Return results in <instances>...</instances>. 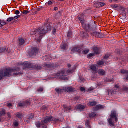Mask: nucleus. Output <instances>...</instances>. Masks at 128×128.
I'll list each match as a JSON object with an SVG mask.
<instances>
[{
	"instance_id": "nucleus-1",
	"label": "nucleus",
	"mask_w": 128,
	"mask_h": 128,
	"mask_svg": "<svg viewBox=\"0 0 128 128\" xmlns=\"http://www.w3.org/2000/svg\"><path fill=\"white\" fill-rule=\"evenodd\" d=\"M12 72H16L13 74V76H15L22 74V72H20V68L18 67L13 69L7 68L0 71V80H2L3 78H10L12 76Z\"/></svg>"
},
{
	"instance_id": "nucleus-2",
	"label": "nucleus",
	"mask_w": 128,
	"mask_h": 128,
	"mask_svg": "<svg viewBox=\"0 0 128 128\" xmlns=\"http://www.w3.org/2000/svg\"><path fill=\"white\" fill-rule=\"evenodd\" d=\"M52 26L49 24L46 23L42 28H39L38 30H33L30 32V34H38L39 36L38 38V41L40 42L42 38V36L47 34L48 32L52 30Z\"/></svg>"
},
{
	"instance_id": "nucleus-3",
	"label": "nucleus",
	"mask_w": 128,
	"mask_h": 128,
	"mask_svg": "<svg viewBox=\"0 0 128 128\" xmlns=\"http://www.w3.org/2000/svg\"><path fill=\"white\" fill-rule=\"evenodd\" d=\"M78 20L82 25V28L88 32H94L96 30V24L94 21H92L88 23H84V17L78 16Z\"/></svg>"
},
{
	"instance_id": "nucleus-4",
	"label": "nucleus",
	"mask_w": 128,
	"mask_h": 128,
	"mask_svg": "<svg viewBox=\"0 0 128 128\" xmlns=\"http://www.w3.org/2000/svg\"><path fill=\"white\" fill-rule=\"evenodd\" d=\"M74 70H68V71L62 70L56 74V78L62 80H68V78L66 76H68V74H72Z\"/></svg>"
},
{
	"instance_id": "nucleus-5",
	"label": "nucleus",
	"mask_w": 128,
	"mask_h": 128,
	"mask_svg": "<svg viewBox=\"0 0 128 128\" xmlns=\"http://www.w3.org/2000/svg\"><path fill=\"white\" fill-rule=\"evenodd\" d=\"M50 122H61L60 118H56L52 116H46L43 120H42V122L43 124H48Z\"/></svg>"
},
{
	"instance_id": "nucleus-6",
	"label": "nucleus",
	"mask_w": 128,
	"mask_h": 128,
	"mask_svg": "<svg viewBox=\"0 0 128 128\" xmlns=\"http://www.w3.org/2000/svg\"><path fill=\"white\" fill-rule=\"evenodd\" d=\"M24 68H34L36 70H42V67L40 65H35L34 66L32 64L28 62L24 63Z\"/></svg>"
},
{
	"instance_id": "nucleus-7",
	"label": "nucleus",
	"mask_w": 128,
	"mask_h": 128,
	"mask_svg": "<svg viewBox=\"0 0 128 128\" xmlns=\"http://www.w3.org/2000/svg\"><path fill=\"white\" fill-rule=\"evenodd\" d=\"M116 118V112L114 111L112 112L110 118L108 120L109 124H110L112 126H114V124L112 122V118Z\"/></svg>"
},
{
	"instance_id": "nucleus-8",
	"label": "nucleus",
	"mask_w": 128,
	"mask_h": 128,
	"mask_svg": "<svg viewBox=\"0 0 128 128\" xmlns=\"http://www.w3.org/2000/svg\"><path fill=\"white\" fill-rule=\"evenodd\" d=\"M40 52V50L37 48H33L30 52V56H36Z\"/></svg>"
},
{
	"instance_id": "nucleus-9",
	"label": "nucleus",
	"mask_w": 128,
	"mask_h": 128,
	"mask_svg": "<svg viewBox=\"0 0 128 128\" xmlns=\"http://www.w3.org/2000/svg\"><path fill=\"white\" fill-rule=\"evenodd\" d=\"M92 32H91V36H96V38H104V34H100L98 32H94V31H92Z\"/></svg>"
},
{
	"instance_id": "nucleus-10",
	"label": "nucleus",
	"mask_w": 128,
	"mask_h": 128,
	"mask_svg": "<svg viewBox=\"0 0 128 128\" xmlns=\"http://www.w3.org/2000/svg\"><path fill=\"white\" fill-rule=\"evenodd\" d=\"M34 118V114H29L28 116V118L25 120V122H27V124H30V120Z\"/></svg>"
},
{
	"instance_id": "nucleus-11",
	"label": "nucleus",
	"mask_w": 128,
	"mask_h": 128,
	"mask_svg": "<svg viewBox=\"0 0 128 128\" xmlns=\"http://www.w3.org/2000/svg\"><path fill=\"white\" fill-rule=\"evenodd\" d=\"M36 126L38 128H48V126L46 124H43L42 122H38L36 123Z\"/></svg>"
},
{
	"instance_id": "nucleus-12",
	"label": "nucleus",
	"mask_w": 128,
	"mask_h": 128,
	"mask_svg": "<svg viewBox=\"0 0 128 128\" xmlns=\"http://www.w3.org/2000/svg\"><path fill=\"white\" fill-rule=\"evenodd\" d=\"M82 48L80 47H76L72 50V52H78L79 54L82 52Z\"/></svg>"
},
{
	"instance_id": "nucleus-13",
	"label": "nucleus",
	"mask_w": 128,
	"mask_h": 128,
	"mask_svg": "<svg viewBox=\"0 0 128 128\" xmlns=\"http://www.w3.org/2000/svg\"><path fill=\"white\" fill-rule=\"evenodd\" d=\"M106 6V3L104 2H99L94 4V6L97 8H102L103 6Z\"/></svg>"
},
{
	"instance_id": "nucleus-14",
	"label": "nucleus",
	"mask_w": 128,
	"mask_h": 128,
	"mask_svg": "<svg viewBox=\"0 0 128 128\" xmlns=\"http://www.w3.org/2000/svg\"><path fill=\"white\" fill-rule=\"evenodd\" d=\"M60 48L62 52H66L68 50V45L66 43H63Z\"/></svg>"
},
{
	"instance_id": "nucleus-15",
	"label": "nucleus",
	"mask_w": 128,
	"mask_h": 128,
	"mask_svg": "<svg viewBox=\"0 0 128 128\" xmlns=\"http://www.w3.org/2000/svg\"><path fill=\"white\" fill-rule=\"evenodd\" d=\"M93 50L94 52V54H100V48L95 47L93 48Z\"/></svg>"
},
{
	"instance_id": "nucleus-16",
	"label": "nucleus",
	"mask_w": 128,
	"mask_h": 128,
	"mask_svg": "<svg viewBox=\"0 0 128 128\" xmlns=\"http://www.w3.org/2000/svg\"><path fill=\"white\" fill-rule=\"evenodd\" d=\"M90 68L93 71L94 74H96L98 72V70H96V66H90Z\"/></svg>"
},
{
	"instance_id": "nucleus-17",
	"label": "nucleus",
	"mask_w": 128,
	"mask_h": 128,
	"mask_svg": "<svg viewBox=\"0 0 128 128\" xmlns=\"http://www.w3.org/2000/svg\"><path fill=\"white\" fill-rule=\"evenodd\" d=\"M66 92H74V88L70 87H67L64 88Z\"/></svg>"
},
{
	"instance_id": "nucleus-18",
	"label": "nucleus",
	"mask_w": 128,
	"mask_h": 128,
	"mask_svg": "<svg viewBox=\"0 0 128 128\" xmlns=\"http://www.w3.org/2000/svg\"><path fill=\"white\" fill-rule=\"evenodd\" d=\"M19 44L20 46H24V42H26V40L24 38H20L18 40Z\"/></svg>"
},
{
	"instance_id": "nucleus-19",
	"label": "nucleus",
	"mask_w": 128,
	"mask_h": 128,
	"mask_svg": "<svg viewBox=\"0 0 128 128\" xmlns=\"http://www.w3.org/2000/svg\"><path fill=\"white\" fill-rule=\"evenodd\" d=\"M7 23L4 20H0V28H2L4 26L6 25Z\"/></svg>"
},
{
	"instance_id": "nucleus-20",
	"label": "nucleus",
	"mask_w": 128,
	"mask_h": 128,
	"mask_svg": "<svg viewBox=\"0 0 128 128\" xmlns=\"http://www.w3.org/2000/svg\"><path fill=\"white\" fill-rule=\"evenodd\" d=\"M120 18L121 20H124L126 19V13H124L122 14H121V16H120Z\"/></svg>"
},
{
	"instance_id": "nucleus-21",
	"label": "nucleus",
	"mask_w": 128,
	"mask_h": 128,
	"mask_svg": "<svg viewBox=\"0 0 128 128\" xmlns=\"http://www.w3.org/2000/svg\"><path fill=\"white\" fill-rule=\"evenodd\" d=\"M98 74L100 76H104L106 74V71L102 70H100L98 71Z\"/></svg>"
},
{
	"instance_id": "nucleus-22",
	"label": "nucleus",
	"mask_w": 128,
	"mask_h": 128,
	"mask_svg": "<svg viewBox=\"0 0 128 128\" xmlns=\"http://www.w3.org/2000/svg\"><path fill=\"white\" fill-rule=\"evenodd\" d=\"M85 124L86 126H88V128H90V120H85Z\"/></svg>"
},
{
	"instance_id": "nucleus-23",
	"label": "nucleus",
	"mask_w": 128,
	"mask_h": 128,
	"mask_svg": "<svg viewBox=\"0 0 128 128\" xmlns=\"http://www.w3.org/2000/svg\"><path fill=\"white\" fill-rule=\"evenodd\" d=\"M96 114L94 112H92L89 114V117L92 118H96Z\"/></svg>"
},
{
	"instance_id": "nucleus-24",
	"label": "nucleus",
	"mask_w": 128,
	"mask_h": 128,
	"mask_svg": "<svg viewBox=\"0 0 128 128\" xmlns=\"http://www.w3.org/2000/svg\"><path fill=\"white\" fill-rule=\"evenodd\" d=\"M120 72L122 74H128V70L122 69L120 70Z\"/></svg>"
},
{
	"instance_id": "nucleus-25",
	"label": "nucleus",
	"mask_w": 128,
	"mask_h": 128,
	"mask_svg": "<svg viewBox=\"0 0 128 128\" xmlns=\"http://www.w3.org/2000/svg\"><path fill=\"white\" fill-rule=\"evenodd\" d=\"M8 50H6V48L4 47V48H0V54L4 52H8Z\"/></svg>"
},
{
	"instance_id": "nucleus-26",
	"label": "nucleus",
	"mask_w": 128,
	"mask_h": 128,
	"mask_svg": "<svg viewBox=\"0 0 128 128\" xmlns=\"http://www.w3.org/2000/svg\"><path fill=\"white\" fill-rule=\"evenodd\" d=\"M88 52H90V49L88 48H86L82 52L83 54H88Z\"/></svg>"
},
{
	"instance_id": "nucleus-27",
	"label": "nucleus",
	"mask_w": 128,
	"mask_h": 128,
	"mask_svg": "<svg viewBox=\"0 0 128 128\" xmlns=\"http://www.w3.org/2000/svg\"><path fill=\"white\" fill-rule=\"evenodd\" d=\"M55 91L56 92H57V94H62V90L60 88H56L55 90Z\"/></svg>"
},
{
	"instance_id": "nucleus-28",
	"label": "nucleus",
	"mask_w": 128,
	"mask_h": 128,
	"mask_svg": "<svg viewBox=\"0 0 128 128\" xmlns=\"http://www.w3.org/2000/svg\"><path fill=\"white\" fill-rule=\"evenodd\" d=\"M89 104L90 106H94L98 104V103H96V102H90Z\"/></svg>"
},
{
	"instance_id": "nucleus-29",
	"label": "nucleus",
	"mask_w": 128,
	"mask_h": 128,
	"mask_svg": "<svg viewBox=\"0 0 128 128\" xmlns=\"http://www.w3.org/2000/svg\"><path fill=\"white\" fill-rule=\"evenodd\" d=\"M104 108V106L102 105H98L96 107V110H102Z\"/></svg>"
},
{
	"instance_id": "nucleus-30",
	"label": "nucleus",
	"mask_w": 128,
	"mask_h": 128,
	"mask_svg": "<svg viewBox=\"0 0 128 128\" xmlns=\"http://www.w3.org/2000/svg\"><path fill=\"white\" fill-rule=\"evenodd\" d=\"M78 110H84L85 107L83 105H79L78 107H77Z\"/></svg>"
},
{
	"instance_id": "nucleus-31",
	"label": "nucleus",
	"mask_w": 128,
	"mask_h": 128,
	"mask_svg": "<svg viewBox=\"0 0 128 128\" xmlns=\"http://www.w3.org/2000/svg\"><path fill=\"white\" fill-rule=\"evenodd\" d=\"M107 92L108 94V96H112L114 94V92L112 90H108L107 91Z\"/></svg>"
},
{
	"instance_id": "nucleus-32",
	"label": "nucleus",
	"mask_w": 128,
	"mask_h": 128,
	"mask_svg": "<svg viewBox=\"0 0 128 128\" xmlns=\"http://www.w3.org/2000/svg\"><path fill=\"white\" fill-rule=\"evenodd\" d=\"M94 56H96V54H94V53H90L89 54H88V58H92Z\"/></svg>"
},
{
	"instance_id": "nucleus-33",
	"label": "nucleus",
	"mask_w": 128,
	"mask_h": 128,
	"mask_svg": "<svg viewBox=\"0 0 128 128\" xmlns=\"http://www.w3.org/2000/svg\"><path fill=\"white\" fill-rule=\"evenodd\" d=\"M12 20H14V18L12 17L9 18H8L7 19V22H8V24H10V22H12Z\"/></svg>"
},
{
	"instance_id": "nucleus-34",
	"label": "nucleus",
	"mask_w": 128,
	"mask_h": 128,
	"mask_svg": "<svg viewBox=\"0 0 128 128\" xmlns=\"http://www.w3.org/2000/svg\"><path fill=\"white\" fill-rule=\"evenodd\" d=\"M6 114V110H2L0 111V116H4Z\"/></svg>"
},
{
	"instance_id": "nucleus-35",
	"label": "nucleus",
	"mask_w": 128,
	"mask_h": 128,
	"mask_svg": "<svg viewBox=\"0 0 128 128\" xmlns=\"http://www.w3.org/2000/svg\"><path fill=\"white\" fill-rule=\"evenodd\" d=\"M52 34H54V36H56V28H54V29L52 30Z\"/></svg>"
},
{
	"instance_id": "nucleus-36",
	"label": "nucleus",
	"mask_w": 128,
	"mask_h": 128,
	"mask_svg": "<svg viewBox=\"0 0 128 128\" xmlns=\"http://www.w3.org/2000/svg\"><path fill=\"white\" fill-rule=\"evenodd\" d=\"M16 116L20 120H22V114H20V113H18L16 114Z\"/></svg>"
},
{
	"instance_id": "nucleus-37",
	"label": "nucleus",
	"mask_w": 128,
	"mask_h": 128,
	"mask_svg": "<svg viewBox=\"0 0 128 128\" xmlns=\"http://www.w3.org/2000/svg\"><path fill=\"white\" fill-rule=\"evenodd\" d=\"M98 64L99 66H104V61H100L98 62Z\"/></svg>"
},
{
	"instance_id": "nucleus-38",
	"label": "nucleus",
	"mask_w": 128,
	"mask_h": 128,
	"mask_svg": "<svg viewBox=\"0 0 128 128\" xmlns=\"http://www.w3.org/2000/svg\"><path fill=\"white\" fill-rule=\"evenodd\" d=\"M45 68H52V65L51 64H45Z\"/></svg>"
},
{
	"instance_id": "nucleus-39",
	"label": "nucleus",
	"mask_w": 128,
	"mask_h": 128,
	"mask_svg": "<svg viewBox=\"0 0 128 128\" xmlns=\"http://www.w3.org/2000/svg\"><path fill=\"white\" fill-rule=\"evenodd\" d=\"M111 6L112 8H118V6L116 4L112 5Z\"/></svg>"
},
{
	"instance_id": "nucleus-40",
	"label": "nucleus",
	"mask_w": 128,
	"mask_h": 128,
	"mask_svg": "<svg viewBox=\"0 0 128 128\" xmlns=\"http://www.w3.org/2000/svg\"><path fill=\"white\" fill-rule=\"evenodd\" d=\"M72 32L70 31L68 32L67 36L70 38H72Z\"/></svg>"
},
{
	"instance_id": "nucleus-41",
	"label": "nucleus",
	"mask_w": 128,
	"mask_h": 128,
	"mask_svg": "<svg viewBox=\"0 0 128 128\" xmlns=\"http://www.w3.org/2000/svg\"><path fill=\"white\" fill-rule=\"evenodd\" d=\"M110 56V54H107L105 55V56H104V60H108V58Z\"/></svg>"
},
{
	"instance_id": "nucleus-42",
	"label": "nucleus",
	"mask_w": 128,
	"mask_h": 128,
	"mask_svg": "<svg viewBox=\"0 0 128 128\" xmlns=\"http://www.w3.org/2000/svg\"><path fill=\"white\" fill-rule=\"evenodd\" d=\"M20 18V15L16 16L14 18H13V20H18V18Z\"/></svg>"
},
{
	"instance_id": "nucleus-43",
	"label": "nucleus",
	"mask_w": 128,
	"mask_h": 128,
	"mask_svg": "<svg viewBox=\"0 0 128 128\" xmlns=\"http://www.w3.org/2000/svg\"><path fill=\"white\" fill-rule=\"evenodd\" d=\"M38 92H44V88H40L38 89Z\"/></svg>"
},
{
	"instance_id": "nucleus-44",
	"label": "nucleus",
	"mask_w": 128,
	"mask_h": 128,
	"mask_svg": "<svg viewBox=\"0 0 128 128\" xmlns=\"http://www.w3.org/2000/svg\"><path fill=\"white\" fill-rule=\"evenodd\" d=\"M14 126H18V122L16 121V122L14 123Z\"/></svg>"
},
{
	"instance_id": "nucleus-45",
	"label": "nucleus",
	"mask_w": 128,
	"mask_h": 128,
	"mask_svg": "<svg viewBox=\"0 0 128 128\" xmlns=\"http://www.w3.org/2000/svg\"><path fill=\"white\" fill-rule=\"evenodd\" d=\"M66 110V112H70V110H72V108L70 107H67Z\"/></svg>"
},
{
	"instance_id": "nucleus-46",
	"label": "nucleus",
	"mask_w": 128,
	"mask_h": 128,
	"mask_svg": "<svg viewBox=\"0 0 128 128\" xmlns=\"http://www.w3.org/2000/svg\"><path fill=\"white\" fill-rule=\"evenodd\" d=\"M23 14H30V12H28L26 10H24L22 12Z\"/></svg>"
},
{
	"instance_id": "nucleus-47",
	"label": "nucleus",
	"mask_w": 128,
	"mask_h": 128,
	"mask_svg": "<svg viewBox=\"0 0 128 128\" xmlns=\"http://www.w3.org/2000/svg\"><path fill=\"white\" fill-rule=\"evenodd\" d=\"M124 90V92H127L128 93V87H124L123 88Z\"/></svg>"
},
{
	"instance_id": "nucleus-48",
	"label": "nucleus",
	"mask_w": 128,
	"mask_h": 128,
	"mask_svg": "<svg viewBox=\"0 0 128 128\" xmlns=\"http://www.w3.org/2000/svg\"><path fill=\"white\" fill-rule=\"evenodd\" d=\"M42 108L44 110H48V108L46 106H42Z\"/></svg>"
},
{
	"instance_id": "nucleus-49",
	"label": "nucleus",
	"mask_w": 128,
	"mask_h": 128,
	"mask_svg": "<svg viewBox=\"0 0 128 128\" xmlns=\"http://www.w3.org/2000/svg\"><path fill=\"white\" fill-rule=\"evenodd\" d=\"M83 34L84 36H88V34L86 32H83Z\"/></svg>"
},
{
	"instance_id": "nucleus-50",
	"label": "nucleus",
	"mask_w": 128,
	"mask_h": 128,
	"mask_svg": "<svg viewBox=\"0 0 128 128\" xmlns=\"http://www.w3.org/2000/svg\"><path fill=\"white\" fill-rule=\"evenodd\" d=\"M8 118H12V114L10 113H8Z\"/></svg>"
},
{
	"instance_id": "nucleus-51",
	"label": "nucleus",
	"mask_w": 128,
	"mask_h": 128,
	"mask_svg": "<svg viewBox=\"0 0 128 128\" xmlns=\"http://www.w3.org/2000/svg\"><path fill=\"white\" fill-rule=\"evenodd\" d=\"M20 14V11H18V10L16 11V14L17 16H18V14Z\"/></svg>"
},
{
	"instance_id": "nucleus-52",
	"label": "nucleus",
	"mask_w": 128,
	"mask_h": 128,
	"mask_svg": "<svg viewBox=\"0 0 128 128\" xmlns=\"http://www.w3.org/2000/svg\"><path fill=\"white\" fill-rule=\"evenodd\" d=\"M48 6H50L51 4H52V2L51 0H50L48 2Z\"/></svg>"
},
{
	"instance_id": "nucleus-53",
	"label": "nucleus",
	"mask_w": 128,
	"mask_h": 128,
	"mask_svg": "<svg viewBox=\"0 0 128 128\" xmlns=\"http://www.w3.org/2000/svg\"><path fill=\"white\" fill-rule=\"evenodd\" d=\"M80 90H81V92H84V90H86V88H84V87H82L80 88Z\"/></svg>"
},
{
	"instance_id": "nucleus-54",
	"label": "nucleus",
	"mask_w": 128,
	"mask_h": 128,
	"mask_svg": "<svg viewBox=\"0 0 128 128\" xmlns=\"http://www.w3.org/2000/svg\"><path fill=\"white\" fill-rule=\"evenodd\" d=\"M114 118L115 119V122H118V118L116 116Z\"/></svg>"
},
{
	"instance_id": "nucleus-55",
	"label": "nucleus",
	"mask_w": 128,
	"mask_h": 128,
	"mask_svg": "<svg viewBox=\"0 0 128 128\" xmlns=\"http://www.w3.org/2000/svg\"><path fill=\"white\" fill-rule=\"evenodd\" d=\"M63 108L64 110H66V108H68V106H66V105H64Z\"/></svg>"
},
{
	"instance_id": "nucleus-56",
	"label": "nucleus",
	"mask_w": 128,
	"mask_h": 128,
	"mask_svg": "<svg viewBox=\"0 0 128 128\" xmlns=\"http://www.w3.org/2000/svg\"><path fill=\"white\" fill-rule=\"evenodd\" d=\"M19 106H24V104H22V103L19 104Z\"/></svg>"
},
{
	"instance_id": "nucleus-57",
	"label": "nucleus",
	"mask_w": 128,
	"mask_h": 128,
	"mask_svg": "<svg viewBox=\"0 0 128 128\" xmlns=\"http://www.w3.org/2000/svg\"><path fill=\"white\" fill-rule=\"evenodd\" d=\"M58 10V8L57 7H55L54 8V10H55L56 12V10Z\"/></svg>"
},
{
	"instance_id": "nucleus-58",
	"label": "nucleus",
	"mask_w": 128,
	"mask_h": 128,
	"mask_svg": "<svg viewBox=\"0 0 128 128\" xmlns=\"http://www.w3.org/2000/svg\"><path fill=\"white\" fill-rule=\"evenodd\" d=\"M42 10V8H39L37 10V12H40Z\"/></svg>"
},
{
	"instance_id": "nucleus-59",
	"label": "nucleus",
	"mask_w": 128,
	"mask_h": 128,
	"mask_svg": "<svg viewBox=\"0 0 128 128\" xmlns=\"http://www.w3.org/2000/svg\"><path fill=\"white\" fill-rule=\"evenodd\" d=\"M115 88H120V86H118V85H116Z\"/></svg>"
},
{
	"instance_id": "nucleus-60",
	"label": "nucleus",
	"mask_w": 128,
	"mask_h": 128,
	"mask_svg": "<svg viewBox=\"0 0 128 128\" xmlns=\"http://www.w3.org/2000/svg\"><path fill=\"white\" fill-rule=\"evenodd\" d=\"M8 106L10 108V107L12 106V104H8Z\"/></svg>"
},
{
	"instance_id": "nucleus-61",
	"label": "nucleus",
	"mask_w": 128,
	"mask_h": 128,
	"mask_svg": "<svg viewBox=\"0 0 128 128\" xmlns=\"http://www.w3.org/2000/svg\"><path fill=\"white\" fill-rule=\"evenodd\" d=\"M126 76H127L126 77V80H128V74H126Z\"/></svg>"
},
{
	"instance_id": "nucleus-62",
	"label": "nucleus",
	"mask_w": 128,
	"mask_h": 128,
	"mask_svg": "<svg viewBox=\"0 0 128 128\" xmlns=\"http://www.w3.org/2000/svg\"><path fill=\"white\" fill-rule=\"evenodd\" d=\"M109 2H110L112 3V2H114V0H110Z\"/></svg>"
},
{
	"instance_id": "nucleus-63",
	"label": "nucleus",
	"mask_w": 128,
	"mask_h": 128,
	"mask_svg": "<svg viewBox=\"0 0 128 128\" xmlns=\"http://www.w3.org/2000/svg\"><path fill=\"white\" fill-rule=\"evenodd\" d=\"M89 90H90V92H92V90H94V89L90 88Z\"/></svg>"
},
{
	"instance_id": "nucleus-64",
	"label": "nucleus",
	"mask_w": 128,
	"mask_h": 128,
	"mask_svg": "<svg viewBox=\"0 0 128 128\" xmlns=\"http://www.w3.org/2000/svg\"><path fill=\"white\" fill-rule=\"evenodd\" d=\"M68 68H70V66H72L70 64H68Z\"/></svg>"
}]
</instances>
